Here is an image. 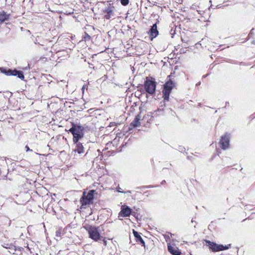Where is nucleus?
Here are the masks:
<instances>
[{
  "label": "nucleus",
  "mask_w": 255,
  "mask_h": 255,
  "mask_svg": "<svg viewBox=\"0 0 255 255\" xmlns=\"http://www.w3.org/2000/svg\"><path fill=\"white\" fill-rule=\"evenodd\" d=\"M103 3L106 4V6L102 10V14L103 17L106 19H114L116 18V9L113 4L109 2L102 1Z\"/></svg>",
  "instance_id": "nucleus-1"
},
{
  "label": "nucleus",
  "mask_w": 255,
  "mask_h": 255,
  "mask_svg": "<svg viewBox=\"0 0 255 255\" xmlns=\"http://www.w3.org/2000/svg\"><path fill=\"white\" fill-rule=\"evenodd\" d=\"M85 229L89 234V237L95 241H99L103 238L101 236V232L103 231L102 227L90 226L85 227Z\"/></svg>",
  "instance_id": "nucleus-2"
},
{
  "label": "nucleus",
  "mask_w": 255,
  "mask_h": 255,
  "mask_svg": "<svg viewBox=\"0 0 255 255\" xmlns=\"http://www.w3.org/2000/svg\"><path fill=\"white\" fill-rule=\"evenodd\" d=\"M84 128L79 125L72 124V127L70 128L69 131L73 134V142H77L83 137Z\"/></svg>",
  "instance_id": "nucleus-3"
},
{
  "label": "nucleus",
  "mask_w": 255,
  "mask_h": 255,
  "mask_svg": "<svg viewBox=\"0 0 255 255\" xmlns=\"http://www.w3.org/2000/svg\"><path fill=\"white\" fill-rule=\"evenodd\" d=\"M174 85V83L170 79L165 83L162 91L163 97L164 100H169V95Z\"/></svg>",
  "instance_id": "nucleus-4"
},
{
  "label": "nucleus",
  "mask_w": 255,
  "mask_h": 255,
  "mask_svg": "<svg viewBox=\"0 0 255 255\" xmlns=\"http://www.w3.org/2000/svg\"><path fill=\"white\" fill-rule=\"evenodd\" d=\"M96 192L95 190H91L86 194L85 192H83V196L81 199V203L82 205H87L92 203L94 199V193Z\"/></svg>",
  "instance_id": "nucleus-5"
},
{
  "label": "nucleus",
  "mask_w": 255,
  "mask_h": 255,
  "mask_svg": "<svg viewBox=\"0 0 255 255\" xmlns=\"http://www.w3.org/2000/svg\"><path fill=\"white\" fill-rule=\"evenodd\" d=\"M144 89L147 93L153 95L155 92L156 82L147 77L144 82Z\"/></svg>",
  "instance_id": "nucleus-6"
},
{
  "label": "nucleus",
  "mask_w": 255,
  "mask_h": 255,
  "mask_svg": "<svg viewBox=\"0 0 255 255\" xmlns=\"http://www.w3.org/2000/svg\"><path fill=\"white\" fill-rule=\"evenodd\" d=\"M206 246L209 247V249L213 252H219L229 249L230 245L225 246L222 245H218L210 241L206 240Z\"/></svg>",
  "instance_id": "nucleus-7"
},
{
  "label": "nucleus",
  "mask_w": 255,
  "mask_h": 255,
  "mask_svg": "<svg viewBox=\"0 0 255 255\" xmlns=\"http://www.w3.org/2000/svg\"><path fill=\"white\" fill-rule=\"evenodd\" d=\"M0 71L1 73L7 76H15L22 80L24 78L22 72L20 71H17L16 70H12L10 69L7 70L3 68H0Z\"/></svg>",
  "instance_id": "nucleus-8"
},
{
  "label": "nucleus",
  "mask_w": 255,
  "mask_h": 255,
  "mask_svg": "<svg viewBox=\"0 0 255 255\" xmlns=\"http://www.w3.org/2000/svg\"><path fill=\"white\" fill-rule=\"evenodd\" d=\"M73 142L74 148L73 150V152H75V153H77L80 156L85 155L87 154V152L85 153V148L83 143L79 142V141Z\"/></svg>",
  "instance_id": "nucleus-9"
},
{
  "label": "nucleus",
  "mask_w": 255,
  "mask_h": 255,
  "mask_svg": "<svg viewBox=\"0 0 255 255\" xmlns=\"http://www.w3.org/2000/svg\"><path fill=\"white\" fill-rule=\"evenodd\" d=\"M230 141V136L228 133L221 136V139L219 142L220 146L223 150H226L229 147Z\"/></svg>",
  "instance_id": "nucleus-10"
},
{
  "label": "nucleus",
  "mask_w": 255,
  "mask_h": 255,
  "mask_svg": "<svg viewBox=\"0 0 255 255\" xmlns=\"http://www.w3.org/2000/svg\"><path fill=\"white\" fill-rule=\"evenodd\" d=\"M131 214V209L128 206H122L119 216L122 217L129 216Z\"/></svg>",
  "instance_id": "nucleus-11"
},
{
  "label": "nucleus",
  "mask_w": 255,
  "mask_h": 255,
  "mask_svg": "<svg viewBox=\"0 0 255 255\" xmlns=\"http://www.w3.org/2000/svg\"><path fill=\"white\" fill-rule=\"evenodd\" d=\"M158 34V31L157 29L156 23L153 24L149 30V35L151 39L156 37Z\"/></svg>",
  "instance_id": "nucleus-12"
},
{
  "label": "nucleus",
  "mask_w": 255,
  "mask_h": 255,
  "mask_svg": "<svg viewBox=\"0 0 255 255\" xmlns=\"http://www.w3.org/2000/svg\"><path fill=\"white\" fill-rule=\"evenodd\" d=\"M133 234L134 235V237L135 238L136 242L142 245L144 247H145V243L140 236V234L135 230H133Z\"/></svg>",
  "instance_id": "nucleus-13"
},
{
  "label": "nucleus",
  "mask_w": 255,
  "mask_h": 255,
  "mask_svg": "<svg viewBox=\"0 0 255 255\" xmlns=\"http://www.w3.org/2000/svg\"><path fill=\"white\" fill-rule=\"evenodd\" d=\"M168 251L173 255H180L181 252L177 247L168 246Z\"/></svg>",
  "instance_id": "nucleus-14"
},
{
  "label": "nucleus",
  "mask_w": 255,
  "mask_h": 255,
  "mask_svg": "<svg viewBox=\"0 0 255 255\" xmlns=\"http://www.w3.org/2000/svg\"><path fill=\"white\" fill-rule=\"evenodd\" d=\"M140 116L138 115L136 116L133 121L130 123V126L133 128L137 127L140 125Z\"/></svg>",
  "instance_id": "nucleus-15"
},
{
  "label": "nucleus",
  "mask_w": 255,
  "mask_h": 255,
  "mask_svg": "<svg viewBox=\"0 0 255 255\" xmlns=\"http://www.w3.org/2000/svg\"><path fill=\"white\" fill-rule=\"evenodd\" d=\"M9 14H7L4 11H0V22H3L8 19Z\"/></svg>",
  "instance_id": "nucleus-16"
},
{
  "label": "nucleus",
  "mask_w": 255,
  "mask_h": 255,
  "mask_svg": "<svg viewBox=\"0 0 255 255\" xmlns=\"http://www.w3.org/2000/svg\"><path fill=\"white\" fill-rule=\"evenodd\" d=\"M163 109H158L157 110L151 113L152 117H156L158 116L163 115Z\"/></svg>",
  "instance_id": "nucleus-17"
},
{
  "label": "nucleus",
  "mask_w": 255,
  "mask_h": 255,
  "mask_svg": "<svg viewBox=\"0 0 255 255\" xmlns=\"http://www.w3.org/2000/svg\"><path fill=\"white\" fill-rule=\"evenodd\" d=\"M121 2L122 5L125 6V5H127L128 3L129 0H121Z\"/></svg>",
  "instance_id": "nucleus-18"
},
{
  "label": "nucleus",
  "mask_w": 255,
  "mask_h": 255,
  "mask_svg": "<svg viewBox=\"0 0 255 255\" xmlns=\"http://www.w3.org/2000/svg\"><path fill=\"white\" fill-rule=\"evenodd\" d=\"M84 38L85 40H88L91 39V36L88 33H85Z\"/></svg>",
  "instance_id": "nucleus-19"
},
{
  "label": "nucleus",
  "mask_w": 255,
  "mask_h": 255,
  "mask_svg": "<svg viewBox=\"0 0 255 255\" xmlns=\"http://www.w3.org/2000/svg\"><path fill=\"white\" fill-rule=\"evenodd\" d=\"M61 234V232L60 230H58L56 232V236L57 237H60Z\"/></svg>",
  "instance_id": "nucleus-20"
},
{
  "label": "nucleus",
  "mask_w": 255,
  "mask_h": 255,
  "mask_svg": "<svg viewBox=\"0 0 255 255\" xmlns=\"http://www.w3.org/2000/svg\"><path fill=\"white\" fill-rule=\"evenodd\" d=\"M103 241V243L104 244V245H105V246H107V241L105 240V238H102V239L100 241Z\"/></svg>",
  "instance_id": "nucleus-21"
},
{
  "label": "nucleus",
  "mask_w": 255,
  "mask_h": 255,
  "mask_svg": "<svg viewBox=\"0 0 255 255\" xmlns=\"http://www.w3.org/2000/svg\"><path fill=\"white\" fill-rule=\"evenodd\" d=\"M26 150V151H32V150L30 149L29 147L28 146H25Z\"/></svg>",
  "instance_id": "nucleus-22"
},
{
  "label": "nucleus",
  "mask_w": 255,
  "mask_h": 255,
  "mask_svg": "<svg viewBox=\"0 0 255 255\" xmlns=\"http://www.w3.org/2000/svg\"><path fill=\"white\" fill-rule=\"evenodd\" d=\"M87 87H87V86L86 85H83V87H82V91H83V93H84L85 89V88H87Z\"/></svg>",
  "instance_id": "nucleus-23"
},
{
  "label": "nucleus",
  "mask_w": 255,
  "mask_h": 255,
  "mask_svg": "<svg viewBox=\"0 0 255 255\" xmlns=\"http://www.w3.org/2000/svg\"><path fill=\"white\" fill-rule=\"evenodd\" d=\"M170 235V236H172V234L171 233H168V235H165V238H166V239H167V238H169V235Z\"/></svg>",
  "instance_id": "nucleus-24"
},
{
  "label": "nucleus",
  "mask_w": 255,
  "mask_h": 255,
  "mask_svg": "<svg viewBox=\"0 0 255 255\" xmlns=\"http://www.w3.org/2000/svg\"><path fill=\"white\" fill-rule=\"evenodd\" d=\"M118 191L119 192H121V193H123V191H121V188L120 187L118 188Z\"/></svg>",
  "instance_id": "nucleus-25"
},
{
  "label": "nucleus",
  "mask_w": 255,
  "mask_h": 255,
  "mask_svg": "<svg viewBox=\"0 0 255 255\" xmlns=\"http://www.w3.org/2000/svg\"><path fill=\"white\" fill-rule=\"evenodd\" d=\"M118 191L119 192H121V193H123V191H121V188L120 187L118 188Z\"/></svg>",
  "instance_id": "nucleus-26"
},
{
  "label": "nucleus",
  "mask_w": 255,
  "mask_h": 255,
  "mask_svg": "<svg viewBox=\"0 0 255 255\" xmlns=\"http://www.w3.org/2000/svg\"><path fill=\"white\" fill-rule=\"evenodd\" d=\"M164 183H165V180H163V181L161 182V184H163Z\"/></svg>",
  "instance_id": "nucleus-27"
},
{
  "label": "nucleus",
  "mask_w": 255,
  "mask_h": 255,
  "mask_svg": "<svg viewBox=\"0 0 255 255\" xmlns=\"http://www.w3.org/2000/svg\"><path fill=\"white\" fill-rule=\"evenodd\" d=\"M183 148H180L179 149L182 151V150H183Z\"/></svg>",
  "instance_id": "nucleus-28"
},
{
  "label": "nucleus",
  "mask_w": 255,
  "mask_h": 255,
  "mask_svg": "<svg viewBox=\"0 0 255 255\" xmlns=\"http://www.w3.org/2000/svg\"><path fill=\"white\" fill-rule=\"evenodd\" d=\"M157 186H155V187H156ZM154 186H149V187L150 188V187H153Z\"/></svg>",
  "instance_id": "nucleus-29"
},
{
  "label": "nucleus",
  "mask_w": 255,
  "mask_h": 255,
  "mask_svg": "<svg viewBox=\"0 0 255 255\" xmlns=\"http://www.w3.org/2000/svg\"><path fill=\"white\" fill-rule=\"evenodd\" d=\"M35 44H37V41L34 42Z\"/></svg>",
  "instance_id": "nucleus-30"
},
{
  "label": "nucleus",
  "mask_w": 255,
  "mask_h": 255,
  "mask_svg": "<svg viewBox=\"0 0 255 255\" xmlns=\"http://www.w3.org/2000/svg\"><path fill=\"white\" fill-rule=\"evenodd\" d=\"M170 75L167 77V78H170Z\"/></svg>",
  "instance_id": "nucleus-31"
}]
</instances>
